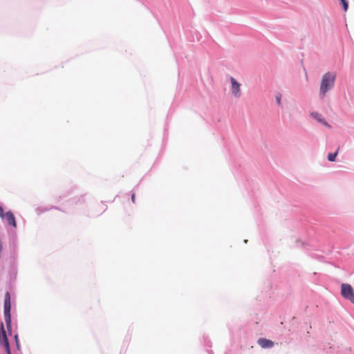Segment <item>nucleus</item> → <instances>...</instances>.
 <instances>
[{"label": "nucleus", "instance_id": "f257e3e1", "mask_svg": "<svg viewBox=\"0 0 354 354\" xmlns=\"http://www.w3.org/2000/svg\"><path fill=\"white\" fill-rule=\"evenodd\" d=\"M335 80V75L333 73H327L323 75L319 88V95L322 97H324L326 92L333 88Z\"/></svg>", "mask_w": 354, "mask_h": 354}, {"label": "nucleus", "instance_id": "f03ea898", "mask_svg": "<svg viewBox=\"0 0 354 354\" xmlns=\"http://www.w3.org/2000/svg\"><path fill=\"white\" fill-rule=\"evenodd\" d=\"M10 296L8 292L6 293L4 301V317L6 326L8 328L11 327V316H10Z\"/></svg>", "mask_w": 354, "mask_h": 354}, {"label": "nucleus", "instance_id": "7ed1b4c3", "mask_svg": "<svg viewBox=\"0 0 354 354\" xmlns=\"http://www.w3.org/2000/svg\"><path fill=\"white\" fill-rule=\"evenodd\" d=\"M341 294L346 299L354 304V290L350 284L342 283L341 286Z\"/></svg>", "mask_w": 354, "mask_h": 354}, {"label": "nucleus", "instance_id": "20e7f679", "mask_svg": "<svg viewBox=\"0 0 354 354\" xmlns=\"http://www.w3.org/2000/svg\"><path fill=\"white\" fill-rule=\"evenodd\" d=\"M232 83V93L236 97H239L241 95V84L236 82L234 77L230 78Z\"/></svg>", "mask_w": 354, "mask_h": 354}, {"label": "nucleus", "instance_id": "39448f33", "mask_svg": "<svg viewBox=\"0 0 354 354\" xmlns=\"http://www.w3.org/2000/svg\"><path fill=\"white\" fill-rule=\"evenodd\" d=\"M257 342L263 348H272L274 346V342L272 341L265 338L259 339Z\"/></svg>", "mask_w": 354, "mask_h": 354}, {"label": "nucleus", "instance_id": "423d86ee", "mask_svg": "<svg viewBox=\"0 0 354 354\" xmlns=\"http://www.w3.org/2000/svg\"><path fill=\"white\" fill-rule=\"evenodd\" d=\"M311 116L315 118L317 122L322 123L328 128H331V126L322 118V115L318 113H311Z\"/></svg>", "mask_w": 354, "mask_h": 354}, {"label": "nucleus", "instance_id": "0eeeda50", "mask_svg": "<svg viewBox=\"0 0 354 354\" xmlns=\"http://www.w3.org/2000/svg\"><path fill=\"white\" fill-rule=\"evenodd\" d=\"M5 217L10 225L13 226L14 227H17L15 216L10 211H8L5 214Z\"/></svg>", "mask_w": 354, "mask_h": 354}, {"label": "nucleus", "instance_id": "6e6552de", "mask_svg": "<svg viewBox=\"0 0 354 354\" xmlns=\"http://www.w3.org/2000/svg\"><path fill=\"white\" fill-rule=\"evenodd\" d=\"M339 148L337 149V151L334 153H329L328 155V159L329 161L333 162L335 160L336 156L338 153Z\"/></svg>", "mask_w": 354, "mask_h": 354}, {"label": "nucleus", "instance_id": "1a4fd4ad", "mask_svg": "<svg viewBox=\"0 0 354 354\" xmlns=\"http://www.w3.org/2000/svg\"><path fill=\"white\" fill-rule=\"evenodd\" d=\"M341 1H342V6H343V8H344V11H346L348 10V2L346 1V0H342Z\"/></svg>", "mask_w": 354, "mask_h": 354}, {"label": "nucleus", "instance_id": "9d476101", "mask_svg": "<svg viewBox=\"0 0 354 354\" xmlns=\"http://www.w3.org/2000/svg\"><path fill=\"white\" fill-rule=\"evenodd\" d=\"M4 216H5V214H4L3 209L1 207H0V217L3 218H4Z\"/></svg>", "mask_w": 354, "mask_h": 354}, {"label": "nucleus", "instance_id": "9b49d317", "mask_svg": "<svg viewBox=\"0 0 354 354\" xmlns=\"http://www.w3.org/2000/svg\"><path fill=\"white\" fill-rule=\"evenodd\" d=\"M135 200H136V195H135V194H133L131 195V201H132V202H133V203H135Z\"/></svg>", "mask_w": 354, "mask_h": 354}, {"label": "nucleus", "instance_id": "f8f14e48", "mask_svg": "<svg viewBox=\"0 0 354 354\" xmlns=\"http://www.w3.org/2000/svg\"><path fill=\"white\" fill-rule=\"evenodd\" d=\"M277 101L278 104H281V96L277 97Z\"/></svg>", "mask_w": 354, "mask_h": 354}]
</instances>
